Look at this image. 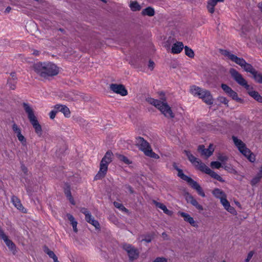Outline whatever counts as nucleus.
I'll use <instances>...</instances> for the list:
<instances>
[{
  "mask_svg": "<svg viewBox=\"0 0 262 262\" xmlns=\"http://www.w3.org/2000/svg\"><path fill=\"white\" fill-rule=\"evenodd\" d=\"M219 51L222 55L227 57L230 60L240 66L245 72L250 73L252 75V78L256 83L262 84V73L257 71L251 64L247 63L244 58L238 57L227 50L220 49Z\"/></svg>",
  "mask_w": 262,
  "mask_h": 262,
  "instance_id": "1",
  "label": "nucleus"
},
{
  "mask_svg": "<svg viewBox=\"0 0 262 262\" xmlns=\"http://www.w3.org/2000/svg\"><path fill=\"white\" fill-rule=\"evenodd\" d=\"M33 68L39 76L44 78L56 76L59 73V68L51 62H38L34 65Z\"/></svg>",
  "mask_w": 262,
  "mask_h": 262,
  "instance_id": "2",
  "label": "nucleus"
},
{
  "mask_svg": "<svg viewBox=\"0 0 262 262\" xmlns=\"http://www.w3.org/2000/svg\"><path fill=\"white\" fill-rule=\"evenodd\" d=\"M159 95L161 96V100L155 99L151 97H148L146 99V101L149 104L154 105L161 113L167 118H172L174 117V115L172 112L170 107L168 105L166 101L165 94L163 92L159 93Z\"/></svg>",
  "mask_w": 262,
  "mask_h": 262,
  "instance_id": "3",
  "label": "nucleus"
},
{
  "mask_svg": "<svg viewBox=\"0 0 262 262\" xmlns=\"http://www.w3.org/2000/svg\"><path fill=\"white\" fill-rule=\"evenodd\" d=\"M113 156V154L111 151L108 150L105 153L101 161L99 170L94 178L95 180L101 179L105 176L108 169V165L112 161Z\"/></svg>",
  "mask_w": 262,
  "mask_h": 262,
  "instance_id": "4",
  "label": "nucleus"
},
{
  "mask_svg": "<svg viewBox=\"0 0 262 262\" xmlns=\"http://www.w3.org/2000/svg\"><path fill=\"white\" fill-rule=\"evenodd\" d=\"M23 105L30 123L35 129V133L39 137H41L42 134V128L34 114L33 109L27 103L24 102Z\"/></svg>",
  "mask_w": 262,
  "mask_h": 262,
  "instance_id": "5",
  "label": "nucleus"
},
{
  "mask_svg": "<svg viewBox=\"0 0 262 262\" xmlns=\"http://www.w3.org/2000/svg\"><path fill=\"white\" fill-rule=\"evenodd\" d=\"M229 73L232 79L239 85L244 87L246 90L249 89V85L243 75L234 68H231Z\"/></svg>",
  "mask_w": 262,
  "mask_h": 262,
  "instance_id": "6",
  "label": "nucleus"
},
{
  "mask_svg": "<svg viewBox=\"0 0 262 262\" xmlns=\"http://www.w3.org/2000/svg\"><path fill=\"white\" fill-rule=\"evenodd\" d=\"M123 249L127 252L129 259L133 261L139 256V252L136 248L131 245L125 244L123 245Z\"/></svg>",
  "mask_w": 262,
  "mask_h": 262,
  "instance_id": "7",
  "label": "nucleus"
},
{
  "mask_svg": "<svg viewBox=\"0 0 262 262\" xmlns=\"http://www.w3.org/2000/svg\"><path fill=\"white\" fill-rule=\"evenodd\" d=\"M0 238L3 239L8 248L12 251L13 254L16 253V248L14 243L9 239L8 236L5 234L4 231L0 227Z\"/></svg>",
  "mask_w": 262,
  "mask_h": 262,
  "instance_id": "8",
  "label": "nucleus"
},
{
  "mask_svg": "<svg viewBox=\"0 0 262 262\" xmlns=\"http://www.w3.org/2000/svg\"><path fill=\"white\" fill-rule=\"evenodd\" d=\"M136 145L139 147V149L142 151L144 154L145 151L149 150L151 147L149 143L144 139L143 138L138 137L136 138Z\"/></svg>",
  "mask_w": 262,
  "mask_h": 262,
  "instance_id": "9",
  "label": "nucleus"
},
{
  "mask_svg": "<svg viewBox=\"0 0 262 262\" xmlns=\"http://www.w3.org/2000/svg\"><path fill=\"white\" fill-rule=\"evenodd\" d=\"M110 88L114 93L120 94L122 96L127 95V91L123 84L112 83L110 85Z\"/></svg>",
  "mask_w": 262,
  "mask_h": 262,
  "instance_id": "10",
  "label": "nucleus"
},
{
  "mask_svg": "<svg viewBox=\"0 0 262 262\" xmlns=\"http://www.w3.org/2000/svg\"><path fill=\"white\" fill-rule=\"evenodd\" d=\"M185 198L188 203H190L192 205L194 206L197 209L199 210H203V207L202 205L199 204L197 201L193 198V196L188 192L185 193Z\"/></svg>",
  "mask_w": 262,
  "mask_h": 262,
  "instance_id": "11",
  "label": "nucleus"
},
{
  "mask_svg": "<svg viewBox=\"0 0 262 262\" xmlns=\"http://www.w3.org/2000/svg\"><path fill=\"white\" fill-rule=\"evenodd\" d=\"M200 98L202 99L207 104H212L213 102L212 96L210 92L206 90L203 92Z\"/></svg>",
  "mask_w": 262,
  "mask_h": 262,
  "instance_id": "12",
  "label": "nucleus"
},
{
  "mask_svg": "<svg viewBox=\"0 0 262 262\" xmlns=\"http://www.w3.org/2000/svg\"><path fill=\"white\" fill-rule=\"evenodd\" d=\"M55 108L56 109L57 112H60L62 113L66 118H69L70 117V111L66 105L56 104L55 105Z\"/></svg>",
  "mask_w": 262,
  "mask_h": 262,
  "instance_id": "13",
  "label": "nucleus"
},
{
  "mask_svg": "<svg viewBox=\"0 0 262 262\" xmlns=\"http://www.w3.org/2000/svg\"><path fill=\"white\" fill-rule=\"evenodd\" d=\"M248 94L252 97L254 99L258 102H262V96L258 93V92L253 90L252 88L249 86V89L246 90Z\"/></svg>",
  "mask_w": 262,
  "mask_h": 262,
  "instance_id": "14",
  "label": "nucleus"
},
{
  "mask_svg": "<svg viewBox=\"0 0 262 262\" xmlns=\"http://www.w3.org/2000/svg\"><path fill=\"white\" fill-rule=\"evenodd\" d=\"M189 185H190L193 189L196 190L199 195L202 197L205 196V194L202 188L196 181L193 180L192 182H191V183L189 184Z\"/></svg>",
  "mask_w": 262,
  "mask_h": 262,
  "instance_id": "15",
  "label": "nucleus"
},
{
  "mask_svg": "<svg viewBox=\"0 0 262 262\" xmlns=\"http://www.w3.org/2000/svg\"><path fill=\"white\" fill-rule=\"evenodd\" d=\"M184 48L182 42L177 41L174 43L171 48V52L173 54L180 53Z\"/></svg>",
  "mask_w": 262,
  "mask_h": 262,
  "instance_id": "16",
  "label": "nucleus"
},
{
  "mask_svg": "<svg viewBox=\"0 0 262 262\" xmlns=\"http://www.w3.org/2000/svg\"><path fill=\"white\" fill-rule=\"evenodd\" d=\"M178 214L180 215L182 217H183L184 220L185 222L189 223L191 226L193 227L195 226V222L193 217H191L189 214L187 213L180 211L178 212Z\"/></svg>",
  "mask_w": 262,
  "mask_h": 262,
  "instance_id": "17",
  "label": "nucleus"
},
{
  "mask_svg": "<svg viewBox=\"0 0 262 262\" xmlns=\"http://www.w3.org/2000/svg\"><path fill=\"white\" fill-rule=\"evenodd\" d=\"M204 90H205L195 85L191 86L190 89L191 93L193 96H198L199 98L201 96L202 94H203V92H204Z\"/></svg>",
  "mask_w": 262,
  "mask_h": 262,
  "instance_id": "18",
  "label": "nucleus"
},
{
  "mask_svg": "<svg viewBox=\"0 0 262 262\" xmlns=\"http://www.w3.org/2000/svg\"><path fill=\"white\" fill-rule=\"evenodd\" d=\"M11 202L15 207L18 210L22 211L25 212L24 209V207L23 206L20 200L16 196H12L11 198Z\"/></svg>",
  "mask_w": 262,
  "mask_h": 262,
  "instance_id": "19",
  "label": "nucleus"
},
{
  "mask_svg": "<svg viewBox=\"0 0 262 262\" xmlns=\"http://www.w3.org/2000/svg\"><path fill=\"white\" fill-rule=\"evenodd\" d=\"M224 0H209L207 4V9L210 13H213L214 11V7L216 5L217 2H223Z\"/></svg>",
  "mask_w": 262,
  "mask_h": 262,
  "instance_id": "20",
  "label": "nucleus"
},
{
  "mask_svg": "<svg viewBox=\"0 0 262 262\" xmlns=\"http://www.w3.org/2000/svg\"><path fill=\"white\" fill-rule=\"evenodd\" d=\"M194 166L200 170L207 173L210 170V168L204 163H202L200 160L196 163Z\"/></svg>",
  "mask_w": 262,
  "mask_h": 262,
  "instance_id": "21",
  "label": "nucleus"
},
{
  "mask_svg": "<svg viewBox=\"0 0 262 262\" xmlns=\"http://www.w3.org/2000/svg\"><path fill=\"white\" fill-rule=\"evenodd\" d=\"M154 204H155L156 207L162 209L165 214H166L168 215H172V211L168 210L166 206L165 205H164L163 204L161 203L160 202H158L157 201H154Z\"/></svg>",
  "mask_w": 262,
  "mask_h": 262,
  "instance_id": "22",
  "label": "nucleus"
},
{
  "mask_svg": "<svg viewBox=\"0 0 262 262\" xmlns=\"http://www.w3.org/2000/svg\"><path fill=\"white\" fill-rule=\"evenodd\" d=\"M212 194L216 198L220 199V200H221V198H226L227 196L223 190L219 188H215L212 191Z\"/></svg>",
  "mask_w": 262,
  "mask_h": 262,
  "instance_id": "23",
  "label": "nucleus"
},
{
  "mask_svg": "<svg viewBox=\"0 0 262 262\" xmlns=\"http://www.w3.org/2000/svg\"><path fill=\"white\" fill-rule=\"evenodd\" d=\"M178 171V176L180 177L181 179H182L184 181H185L187 182L189 184L192 182L193 179L191 178L190 177L185 175L183 172V170L180 169Z\"/></svg>",
  "mask_w": 262,
  "mask_h": 262,
  "instance_id": "24",
  "label": "nucleus"
},
{
  "mask_svg": "<svg viewBox=\"0 0 262 262\" xmlns=\"http://www.w3.org/2000/svg\"><path fill=\"white\" fill-rule=\"evenodd\" d=\"M85 220L87 222L93 225L96 229H99L100 228V224L99 222L95 220L91 214L86 217Z\"/></svg>",
  "mask_w": 262,
  "mask_h": 262,
  "instance_id": "25",
  "label": "nucleus"
},
{
  "mask_svg": "<svg viewBox=\"0 0 262 262\" xmlns=\"http://www.w3.org/2000/svg\"><path fill=\"white\" fill-rule=\"evenodd\" d=\"M232 140L234 142V144L237 146L238 150H240L241 148L245 147L246 146L245 144L240 139H238L235 136H232Z\"/></svg>",
  "mask_w": 262,
  "mask_h": 262,
  "instance_id": "26",
  "label": "nucleus"
},
{
  "mask_svg": "<svg viewBox=\"0 0 262 262\" xmlns=\"http://www.w3.org/2000/svg\"><path fill=\"white\" fill-rule=\"evenodd\" d=\"M186 156L187 157L189 161L193 164L194 165L196 164V163L198 161L199 159L195 158L193 156L189 151L185 150L184 151Z\"/></svg>",
  "mask_w": 262,
  "mask_h": 262,
  "instance_id": "27",
  "label": "nucleus"
},
{
  "mask_svg": "<svg viewBox=\"0 0 262 262\" xmlns=\"http://www.w3.org/2000/svg\"><path fill=\"white\" fill-rule=\"evenodd\" d=\"M211 176L212 178L217 180V181L221 182H224L225 180L218 174L215 172L214 171L212 170L211 169L207 173Z\"/></svg>",
  "mask_w": 262,
  "mask_h": 262,
  "instance_id": "28",
  "label": "nucleus"
},
{
  "mask_svg": "<svg viewBox=\"0 0 262 262\" xmlns=\"http://www.w3.org/2000/svg\"><path fill=\"white\" fill-rule=\"evenodd\" d=\"M142 14L143 15L152 16L155 15V10L152 8L148 7L142 10Z\"/></svg>",
  "mask_w": 262,
  "mask_h": 262,
  "instance_id": "29",
  "label": "nucleus"
},
{
  "mask_svg": "<svg viewBox=\"0 0 262 262\" xmlns=\"http://www.w3.org/2000/svg\"><path fill=\"white\" fill-rule=\"evenodd\" d=\"M214 148L212 147V145L210 144L208 148H205L203 150V155L205 156L207 158L211 156L213 154Z\"/></svg>",
  "mask_w": 262,
  "mask_h": 262,
  "instance_id": "30",
  "label": "nucleus"
},
{
  "mask_svg": "<svg viewBox=\"0 0 262 262\" xmlns=\"http://www.w3.org/2000/svg\"><path fill=\"white\" fill-rule=\"evenodd\" d=\"M229 97H231L233 100L236 101L238 102H242L243 100L238 97L237 93L232 90L231 92L228 95Z\"/></svg>",
  "mask_w": 262,
  "mask_h": 262,
  "instance_id": "31",
  "label": "nucleus"
},
{
  "mask_svg": "<svg viewBox=\"0 0 262 262\" xmlns=\"http://www.w3.org/2000/svg\"><path fill=\"white\" fill-rule=\"evenodd\" d=\"M129 7L133 11H139L141 9V6L137 2H132Z\"/></svg>",
  "mask_w": 262,
  "mask_h": 262,
  "instance_id": "32",
  "label": "nucleus"
},
{
  "mask_svg": "<svg viewBox=\"0 0 262 262\" xmlns=\"http://www.w3.org/2000/svg\"><path fill=\"white\" fill-rule=\"evenodd\" d=\"M184 49L185 50V53L187 56H188L190 58H192L194 57V53L193 51L191 49L189 48L187 46L184 47Z\"/></svg>",
  "mask_w": 262,
  "mask_h": 262,
  "instance_id": "33",
  "label": "nucleus"
},
{
  "mask_svg": "<svg viewBox=\"0 0 262 262\" xmlns=\"http://www.w3.org/2000/svg\"><path fill=\"white\" fill-rule=\"evenodd\" d=\"M145 155L148 157L154 158V159H159V156L156 154L155 152H153L151 148L149 149L148 151H145Z\"/></svg>",
  "mask_w": 262,
  "mask_h": 262,
  "instance_id": "34",
  "label": "nucleus"
},
{
  "mask_svg": "<svg viewBox=\"0 0 262 262\" xmlns=\"http://www.w3.org/2000/svg\"><path fill=\"white\" fill-rule=\"evenodd\" d=\"M67 216L70 222L72 227L77 226V222L75 220L74 216L72 214L68 213L67 214Z\"/></svg>",
  "mask_w": 262,
  "mask_h": 262,
  "instance_id": "35",
  "label": "nucleus"
},
{
  "mask_svg": "<svg viewBox=\"0 0 262 262\" xmlns=\"http://www.w3.org/2000/svg\"><path fill=\"white\" fill-rule=\"evenodd\" d=\"M114 205L117 208L121 210H122L124 212H127L128 211V209H126L123 204L119 203L117 202H114Z\"/></svg>",
  "mask_w": 262,
  "mask_h": 262,
  "instance_id": "36",
  "label": "nucleus"
},
{
  "mask_svg": "<svg viewBox=\"0 0 262 262\" xmlns=\"http://www.w3.org/2000/svg\"><path fill=\"white\" fill-rule=\"evenodd\" d=\"M117 156L119 160L123 162L125 164H129L131 163L130 161L128 160V159L123 155H117Z\"/></svg>",
  "mask_w": 262,
  "mask_h": 262,
  "instance_id": "37",
  "label": "nucleus"
},
{
  "mask_svg": "<svg viewBox=\"0 0 262 262\" xmlns=\"http://www.w3.org/2000/svg\"><path fill=\"white\" fill-rule=\"evenodd\" d=\"M221 88L227 95H228V94L231 92V91L232 90L228 85L224 83L221 84Z\"/></svg>",
  "mask_w": 262,
  "mask_h": 262,
  "instance_id": "38",
  "label": "nucleus"
},
{
  "mask_svg": "<svg viewBox=\"0 0 262 262\" xmlns=\"http://www.w3.org/2000/svg\"><path fill=\"white\" fill-rule=\"evenodd\" d=\"M43 251L50 258H52L56 255L54 252L50 250L47 246L44 247Z\"/></svg>",
  "mask_w": 262,
  "mask_h": 262,
  "instance_id": "39",
  "label": "nucleus"
},
{
  "mask_svg": "<svg viewBox=\"0 0 262 262\" xmlns=\"http://www.w3.org/2000/svg\"><path fill=\"white\" fill-rule=\"evenodd\" d=\"M239 150L246 157L251 153L250 149L247 148L246 146H245V147L241 148Z\"/></svg>",
  "mask_w": 262,
  "mask_h": 262,
  "instance_id": "40",
  "label": "nucleus"
},
{
  "mask_svg": "<svg viewBox=\"0 0 262 262\" xmlns=\"http://www.w3.org/2000/svg\"><path fill=\"white\" fill-rule=\"evenodd\" d=\"M217 101H219L220 103H223L225 105H226L227 106H228V100L225 97L223 96H219L217 98Z\"/></svg>",
  "mask_w": 262,
  "mask_h": 262,
  "instance_id": "41",
  "label": "nucleus"
},
{
  "mask_svg": "<svg viewBox=\"0 0 262 262\" xmlns=\"http://www.w3.org/2000/svg\"><path fill=\"white\" fill-rule=\"evenodd\" d=\"M261 178H262V177H260V175L259 173H258L257 176L253 178L252 180H251V185H254L258 183L260 181Z\"/></svg>",
  "mask_w": 262,
  "mask_h": 262,
  "instance_id": "42",
  "label": "nucleus"
},
{
  "mask_svg": "<svg viewBox=\"0 0 262 262\" xmlns=\"http://www.w3.org/2000/svg\"><path fill=\"white\" fill-rule=\"evenodd\" d=\"M16 81H12L11 79H8V85L11 90H15L16 88Z\"/></svg>",
  "mask_w": 262,
  "mask_h": 262,
  "instance_id": "43",
  "label": "nucleus"
},
{
  "mask_svg": "<svg viewBox=\"0 0 262 262\" xmlns=\"http://www.w3.org/2000/svg\"><path fill=\"white\" fill-rule=\"evenodd\" d=\"M221 203L224 207L226 209V208L229 207L230 205V203L226 199V198H221Z\"/></svg>",
  "mask_w": 262,
  "mask_h": 262,
  "instance_id": "44",
  "label": "nucleus"
},
{
  "mask_svg": "<svg viewBox=\"0 0 262 262\" xmlns=\"http://www.w3.org/2000/svg\"><path fill=\"white\" fill-rule=\"evenodd\" d=\"M210 165L212 167L215 168L216 169H219L222 166L221 163L218 161L211 162Z\"/></svg>",
  "mask_w": 262,
  "mask_h": 262,
  "instance_id": "45",
  "label": "nucleus"
},
{
  "mask_svg": "<svg viewBox=\"0 0 262 262\" xmlns=\"http://www.w3.org/2000/svg\"><path fill=\"white\" fill-rule=\"evenodd\" d=\"M64 192L67 198H69V197L72 196L70 186H69V185L67 186V187L64 188Z\"/></svg>",
  "mask_w": 262,
  "mask_h": 262,
  "instance_id": "46",
  "label": "nucleus"
},
{
  "mask_svg": "<svg viewBox=\"0 0 262 262\" xmlns=\"http://www.w3.org/2000/svg\"><path fill=\"white\" fill-rule=\"evenodd\" d=\"M152 236L149 235V234H148V235H146V236H145V238H143L142 239L140 242H142L143 241L146 242V243H150L152 241Z\"/></svg>",
  "mask_w": 262,
  "mask_h": 262,
  "instance_id": "47",
  "label": "nucleus"
},
{
  "mask_svg": "<svg viewBox=\"0 0 262 262\" xmlns=\"http://www.w3.org/2000/svg\"><path fill=\"white\" fill-rule=\"evenodd\" d=\"M57 113H58L57 111L56 110V108H55V106H54V109L53 110H52L49 113L50 118L51 119H54Z\"/></svg>",
  "mask_w": 262,
  "mask_h": 262,
  "instance_id": "48",
  "label": "nucleus"
},
{
  "mask_svg": "<svg viewBox=\"0 0 262 262\" xmlns=\"http://www.w3.org/2000/svg\"><path fill=\"white\" fill-rule=\"evenodd\" d=\"M81 212L83 214H84L85 215V219L86 217H87L88 216H89L90 215H91V213L89 211H88L86 208H82L81 210H80Z\"/></svg>",
  "mask_w": 262,
  "mask_h": 262,
  "instance_id": "49",
  "label": "nucleus"
},
{
  "mask_svg": "<svg viewBox=\"0 0 262 262\" xmlns=\"http://www.w3.org/2000/svg\"><path fill=\"white\" fill-rule=\"evenodd\" d=\"M248 159L251 162H254L255 160V155L251 152V153L247 157Z\"/></svg>",
  "mask_w": 262,
  "mask_h": 262,
  "instance_id": "50",
  "label": "nucleus"
},
{
  "mask_svg": "<svg viewBox=\"0 0 262 262\" xmlns=\"http://www.w3.org/2000/svg\"><path fill=\"white\" fill-rule=\"evenodd\" d=\"M12 129L15 133H17L21 130L20 128L19 127H18V126L15 123H14L13 124Z\"/></svg>",
  "mask_w": 262,
  "mask_h": 262,
  "instance_id": "51",
  "label": "nucleus"
},
{
  "mask_svg": "<svg viewBox=\"0 0 262 262\" xmlns=\"http://www.w3.org/2000/svg\"><path fill=\"white\" fill-rule=\"evenodd\" d=\"M153 262H167V259L164 257H157Z\"/></svg>",
  "mask_w": 262,
  "mask_h": 262,
  "instance_id": "52",
  "label": "nucleus"
},
{
  "mask_svg": "<svg viewBox=\"0 0 262 262\" xmlns=\"http://www.w3.org/2000/svg\"><path fill=\"white\" fill-rule=\"evenodd\" d=\"M226 210L232 214H234L236 212L235 209L233 207L231 206L230 205L229 207L226 208Z\"/></svg>",
  "mask_w": 262,
  "mask_h": 262,
  "instance_id": "53",
  "label": "nucleus"
},
{
  "mask_svg": "<svg viewBox=\"0 0 262 262\" xmlns=\"http://www.w3.org/2000/svg\"><path fill=\"white\" fill-rule=\"evenodd\" d=\"M18 140L21 142L23 144H26V140L24 136L21 135V136H19L18 138Z\"/></svg>",
  "mask_w": 262,
  "mask_h": 262,
  "instance_id": "54",
  "label": "nucleus"
},
{
  "mask_svg": "<svg viewBox=\"0 0 262 262\" xmlns=\"http://www.w3.org/2000/svg\"><path fill=\"white\" fill-rule=\"evenodd\" d=\"M218 159L222 162H225L227 160V157L226 156L220 155L218 156Z\"/></svg>",
  "mask_w": 262,
  "mask_h": 262,
  "instance_id": "55",
  "label": "nucleus"
},
{
  "mask_svg": "<svg viewBox=\"0 0 262 262\" xmlns=\"http://www.w3.org/2000/svg\"><path fill=\"white\" fill-rule=\"evenodd\" d=\"M253 255V252L252 251H250L248 253L247 258L245 259V262H249V261L252 258Z\"/></svg>",
  "mask_w": 262,
  "mask_h": 262,
  "instance_id": "56",
  "label": "nucleus"
},
{
  "mask_svg": "<svg viewBox=\"0 0 262 262\" xmlns=\"http://www.w3.org/2000/svg\"><path fill=\"white\" fill-rule=\"evenodd\" d=\"M125 188L127 189L130 193H134V191L132 188V187L129 185H125Z\"/></svg>",
  "mask_w": 262,
  "mask_h": 262,
  "instance_id": "57",
  "label": "nucleus"
},
{
  "mask_svg": "<svg viewBox=\"0 0 262 262\" xmlns=\"http://www.w3.org/2000/svg\"><path fill=\"white\" fill-rule=\"evenodd\" d=\"M155 63L152 60H150L148 62V67L151 70H152L154 68Z\"/></svg>",
  "mask_w": 262,
  "mask_h": 262,
  "instance_id": "58",
  "label": "nucleus"
},
{
  "mask_svg": "<svg viewBox=\"0 0 262 262\" xmlns=\"http://www.w3.org/2000/svg\"><path fill=\"white\" fill-rule=\"evenodd\" d=\"M11 78H10L11 79V81L13 80V81H16V79H17V78H16V74L15 72H12L11 73Z\"/></svg>",
  "mask_w": 262,
  "mask_h": 262,
  "instance_id": "59",
  "label": "nucleus"
},
{
  "mask_svg": "<svg viewBox=\"0 0 262 262\" xmlns=\"http://www.w3.org/2000/svg\"><path fill=\"white\" fill-rule=\"evenodd\" d=\"M205 149V146L204 145H200L198 146V150L201 152V154L203 155V150Z\"/></svg>",
  "mask_w": 262,
  "mask_h": 262,
  "instance_id": "60",
  "label": "nucleus"
},
{
  "mask_svg": "<svg viewBox=\"0 0 262 262\" xmlns=\"http://www.w3.org/2000/svg\"><path fill=\"white\" fill-rule=\"evenodd\" d=\"M21 169L25 174H26L27 173L28 169L24 165H21Z\"/></svg>",
  "mask_w": 262,
  "mask_h": 262,
  "instance_id": "61",
  "label": "nucleus"
},
{
  "mask_svg": "<svg viewBox=\"0 0 262 262\" xmlns=\"http://www.w3.org/2000/svg\"><path fill=\"white\" fill-rule=\"evenodd\" d=\"M70 202L72 204V205H75V201H74V200L73 199V198L72 197V196H71L69 198H68Z\"/></svg>",
  "mask_w": 262,
  "mask_h": 262,
  "instance_id": "62",
  "label": "nucleus"
},
{
  "mask_svg": "<svg viewBox=\"0 0 262 262\" xmlns=\"http://www.w3.org/2000/svg\"><path fill=\"white\" fill-rule=\"evenodd\" d=\"M172 166L174 168V169H176L177 171H178L180 169V168H179L177 166V163L176 162H173L172 163Z\"/></svg>",
  "mask_w": 262,
  "mask_h": 262,
  "instance_id": "63",
  "label": "nucleus"
},
{
  "mask_svg": "<svg viewBox=\"0 0 262 262\" xmlns=\"http://www.w3.org/2000/svg\"><path fill=\"white\" fill-rule=\"evenodd\" d=\"M11 10V8L10 6H8L5 9V12L6 13H8L10 12Z\"/></svg>",
  "mask_w": 262,
  "mask_h": 262,
  "instance_id": "64",
  "label": "nucleus"
}]
</instances>
